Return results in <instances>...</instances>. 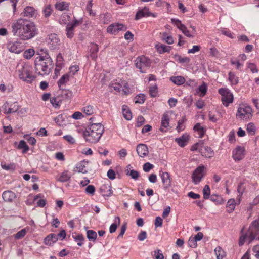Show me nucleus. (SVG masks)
Instances as JSON below:
<instances>
[{"label": "nucleus", "mask_w": 259, "mask_h": 259, "mask_svg": "<svg viewBox=\"0 0 259 259\" xmlns=\"http://www.w3.org/2000/svg\"><path fill=\"white\" fill-rule=\"evenodd\" d=\"M11 27L13 35L19 37L22 40L31 39L36 34L35 24L25 19H18L12 23Z\"/></svg>", "instance_id": "1"}, {"label": "nucleus", "mask_w": 259, "mask_h": 259, "mask_svg": "<svg viewBox=\"0 0 259 259\" xmlns=\"http://www.w3.org/2000/svg\"><path fill=\"white\" fill-rule=\"evenodd\" d=\"M40 52L39 56L35 60L36 72L41 75L49 74L53 67V61L46 50H41Z\"/></svg>", "instance_id": "2"}, {"label": "nucleus", "mask_w": 259, "mask_h": 259, "mask_svg": "<svg viewBox=\"0 0 259 259\" xmlns=\"http://www.w3.org/2000/svg\"><path fill=\"white\" fill-rule=\"evenodd\" d=\"M91 125L83 132V137L86 141L95 143L99 141L104 131V127L100 123H93L90 118Z\"/></svg>", "instance_id": "3"}, {"label": "nucleus", "mask_w": 259, "mask_h": 259, "mask_svg": "<svg viewBox=\"0 0 259 259\" xmlns=\"http://www.w3.org/2000/svg\"><path fill=\"white\" fill-rule=\"evenodd\" d=\"M244 228L241 230V236L239 240V245L242 246L246 239L248 240V243H251L254 239L259 240V222L255 220L250 224L248 230L246 233L243 232Z\"/></svg>", "instance_id": "4"}, {"label": "nucleus", "mask_w": 259, "mask_h": 259, "mask_svg": "<svg viewBox=\"0 0 259 259\" xmlns=\"http://www.w3.org/2000/svg\"><path fill=\"white\" fill-rule=\"evenodd\" d=\"M236 116L241 119H249L252 117V109L249 105H240Z\"/></svg>", "instance_id": "5"}, {"label": "nucleus", "mask_w": 259, "mask_h": 259, "mask_svg": "<svg viewBox=\"0 0 259 259\" xmlns=\"http://www.w3.org/2000/svg\"><path fill=\"white\" fill-rule=\"evenodd\" d=\"M218 92L221 95V101L224 106L228 107L230 104L233 103V95L228 89L220 88Z\"/></svg>", "instance_id": "6"}, {"label": "nucleus", "mask_w": 259, "mask_h": 259, "mask_svg": "<svg viewBox=\"0 0 259 259\" xmlns=\"http://www.w3.org/2000/svg\"><path fill=\"white\" fill-rule=\"evenodd\" d=\"M135 62L136 68H138L141 73H145L151 65L150 60L144 56L138 57Z\"/></svg>", "instance_id": "7"}, {"label": "nucleus", "mask_w": 259, "mask_h": 259, "mask_svg": "<svg viewBox=\"0 0 259 259\" xmlns=\"http://www.w3.org/2000/svg\"><path fill=\"white\" fill-rule=\"evenodd\" d=\"M19 77L28 83H31L35 78L30 72V67L28 65L22 66L18 70Z\"/></svg>", "instance_id": "8"}, {"label": "nucleus", "mask_w": 259, "mask_h": 259, "mask_svg": "<svg viewBox=\"0 0 259 259\" xmlns=\"http://www.w3.org/2000/svg\"><path fill=\"white\" fill-rule=\"evenodd\" d=\"M204 166L200 165L197 167L192 174V182L195 184H198L205 176Z\"/></svg>", "instance_id": "9"}, {"label": "nucleus", "mask_w": 259, "mask_h": 259, "mask_svg": "<svg viewBox=\"0 0 259 259\" xmlns=\"http://www.w3.org/2000/svg\"><path fill=\"white\" fill-rule=\"evenodd\" d=\"M46 41L49 47L52 50L55 49L60 45V39L56 34L48 35Z\"/></svg>", "instance_id": "10"}, {"label": "nucleus", "mask_w": 259, "mask_h": 259, "mask_svg": "<svg viewBox=\"0 0 259 259\" xmlns=\"http://www.w3.org/2000/svg\"><path fill=\"white\" fill-rule=\"evenodd\" d=\"M127 27L122 24L115 23L110 25L107 29V32L112 34H116L120 31H125Z\"/></svg>", "instance_id": "11"}, {"label": "nucleus", "mask_w": 259, "mask_h": 259, "mask_svg": "<svg viewBox=\"0 0 259 259\" xmlns=\"http://www.w3.org/2000/svg\"><path fill=\"white\" fill-rule=\"evenodd\" d=\"M116 81H117V80H116L114 83L111 84L110 87L111 88H113L114 90L117 92H120L121 89L125 93L128 92L127 89L128 84L125 81L120 80L118 82H116Z\"/></svg>", "instance_id": "12"}, {"label": "nucleus", "mask_w": 259, "mask_h": 259, "mask_svg": "<svg viewBox=\"0 0 259 259\" xmlns=\"http://www.w3.org/2000/svg\"><path fill=\"white\" fill-rule=\"evenodd\" d=\"M245 156V149L241 146L236 147L233 151V158L235 161L242 160Z\"/></svg>", "instance_id": "13"}, {"label": "nucleus", "mask_w": 259, "mask_h": 259, "mask_svg": "<svg viewBox=\"0 0 259 259\" xmlns=\"http://www.w3.org/2000/svg\"><path fill=\"white\" fill-rule=\"evenodd\" d=\"M152 16L155 17L156 14L151 13L149 11V9L147 7H145L143 9L139 10L136 13L135 16V20H137L140 19L143 17H149Z\"/></svg>", "instance_id": "14"}, {"label": "nucleus", "mask_w": 259, "mask_h": 259, "mask_svg": "<svg viewBox=\"0 0 259 259\" xmlns=\"http://www.w3.org/2000/svg\"><path fill=\"white\" fill-rule=\"evenodd\" d=\"M78 24L79 21L77 20H75L73 23H69L67 24L66 28V35L68 38H72L73 37L74 29Z\"/></svg>", "instance_id": "15"}, {"label": "nucleus", "mask_w": 259, "mask_h": 259, "mask_svg": "<svg viewBox=\"0 0 259 259\" xmlns=\"http://www.w3.org/2000/svg\"><path fill=\"white\" fill-rule=\"evenodd\" d=\"M169 120L170 117L168 114L167 112L164 113L161 119V124L159 129L160 131L162 132L167 131V128L169 125Z\"/></svg>", "instance_id": "16"}, {"label": "nucleus", "mask_w": 259, "mask_h": 259, "mask_svg": "<svg viewBox=\"0 0 259 259\" xmlns=\"http://www.w3.org/2000/svg\"><path fill=\"white\" fill-rule=\"evenodd\" d=\"M164 189L169 188L171 185L170 175L167 172H162L160 175Z\"/></svg>", "instance_id": "17"}, {"label": "nucleus", "mask_w": 259, "mask_h": 259, "mask_svg": "<svg viewBox=\"0 0 259 259\" xmlns=\"http://www.w3.org/2000/svg\"><path fill=\"white\" fill-rule=\"evenodd\" d=\"M137 152L139 156L144 157L148 154V148L145 144H140L137 146Z\"/></svg>", "instance_id": "18"}, {"label": "nucleus", "mask_w": 259, "mask_h": 259, "mask_svg": "<svg viewBox=\"0 0 259 259\" xmlns=\"http://www.w3.org/2000/svg\"><path fill=\"white\" fill-rule=\"evenodd\" d=\"M100 191L104 196L109 197L112 194V190L110 184L102 185L100 188Z\"/></svg>", "instance_id": "19"}, {"label": "nucleus", "mask_w": 259, "mask_h": 259, "mask_svg": "<svg viewBox=\"0 0 259 259\" xmlns=\"http://www.w3.org/2000/svg\"><path fill=\"white\" fill-rule=\"evenodd\" d=\"M189 140V135L187 134H184L179 138H176L175 141L181 147H184L188 143Z\"/></svg>", "instance_id": "20"}, {"label": "nucleus", "mask_w": 259, "mask_h": 259, "mask_svg": "<svg viewBox=\"0 0 259 259\" xmlns=\"http://www.w3.org/2000/svg\"><path fill=\"white\" fill-rule=\"evenodd\" d=\"M2 197L5 201L12 202L16 198V195L11 191H6L3 192Z\"/></svg>", "instance_id": "21"}, {"label": "nucleus", "mask_w": 259, "mask_h": 259, "mask_svg": "<svg viewBox=\"0 0 259 259\" xmlns=\"http://www.w3.org/2000/svg\"><path fill=\"white\" fill-rule=\"evenodd\" d=\"M58 240V236L55 234H51L48 235L44 239V243L47 245H52Z\"/></svg>", "instance_id": "22"}, {"label": "nucleus", "mask_w": 259, "mask_h": 259, "mask_svg": "<svg viewBox=\"0 0 259 259\" xmlns=\"http://www.w3.org/2000/svg\"><path fill=\"white\" fill-rule=\"evenodd\" d=\"M19 46V44L17 42H9L8 44V48L9 50L11 52L17 54L20 53L21 52V49Z\"/></svg>", "instance_id": "23"}, {"label": "nucleus", "mask_w": 259, "mask_h": 259, "mask_svg": "<svg viewBox=\"0 0 259 259\" xmlns=\"http://www.w3.org/2000/svg\"><path fill=\"white\" fill-rule=\"evenodd\" d=\"M88 162L86 161H81L78 163L75 168L74 169L75 172H78L79 173L85 174L88 172V170L85 168V165L88 164Z\"/></svg>", "instance_id": "24"}, {"label": "nucleus", "mask_w": 259, "mask_h": 259, "mask_svg": "<svg viewBox=\"0 0 259 259\" xmlns=\"http://www.w3.org/2000/svg\"><path fill=\"white\" fill-rule=\"evenodd\" d=\"M23 14L24 16H25V17H27L28 18L33 17L34 16H35V15H36V12H35V9H34L33 7H30V6L26 7L24 9Z\"/></svg>", "instance_id": "25"}, {"label": "nucleus", "mask_w": 259, "mask_h": 259, "mask_svg": "<svg viewBox=\"0 0 259 259\" xmlns=\"http://www.w3.org/2000/svg\"><path fill=\"white\" fill-rule=\"evenodd\" d=\"M71 177V173L68 170H65L60 174L59 177L57 178V180L61 182H65L69 181Z\"/></svg>", "instance_id": "26"}, {"label": "nucleus", "mask_w": 259, "mask_h": 259, "mask_svg": "<svg viewBox=\"0 0 259 259\" xmlns=\"http://www.w3.org/2000/svg\"><path fill=\"white\" fill-rule=\"evenodd\" d=\"M155 48L157 50V52L160 54H162L165 52H169L171 48L169 46H167L160 43L156 44L155 46Z\"/></svg>", "instance_id": "27"}, {"label": "nucleus", "mask_w": 259, "mask_h": 259, "mask_svg": "<svg viewBox=\"0 0 259 259\" xmlns=\"http://www.w3.org/2000/svg\"><path fill=\"white\" fill-rule=\"evenodd\" d=\"M201 152L203 156L207 158H211L213 156V151L211 148L205 146L201 149Z\"/></svg>", "instance_id": "28"}, {"label": "nucleus", "mask_w": 259, "mask_h": 259, "mask_svg": "<svg viewBox=\"0 0 259 259\" xmlns=\"http://www.w3.org/2000/svg\"><path fill=\"white\" fill-rule=\"evenodd\" d=\"M55 8L59 11H68L69 8V3L66 2H58L55 5Z\"/></svg>", "instance_id": "29"}, {"label": "nucleus", "mask_w": 259, "mask_h": 259, "mask_svg": "<svg viewBox=\"0 0 259 259\" xmlns=\"http://www.w3.org/2000/svg\"><path fill=\"white\" fill-rule=\"evenodd\" d=\"M122 114L124 118L127 120L132 119V113L126 105H124L122 106Z\"/></svg>", "instance_id": "30"}, {"label": "nucleus", "mask_w": 259, "mask_h": 259, "mask_svg": "<svg viewBox=\"0 0 259 259\" xmlns=\"http://www.w3.org/2000/svg\"><path fill=\"white\" fill-rule=\"evenodd\" d=\"M161 39L169 45L174 43V40L173 37L171 35H168L166 32L160 33Z\"/></svg>", "instance_id": "31"}, {"label": "nucleus", "mask_w": 259, "mask_h": 259, "mask_svg": "<svg viewBox=\"0 0 259 259\" xmlns=\"http://www.w3.org/2000/svg\"><path fill=\"white\" fill-rule=\"evenodd\" d=\"M217 259H223L226 257V253L220 246H217L214 250Z\"/></svg>", "instance_id": "32"}, {"label": "nucleus", "mask_w": 259, "mask_h": 259, "mask_svg": "<svg viewBox=\"0 0 259 259\" xmlns=\"http://www.w3.org/2000/svg\"><path fill=\"white\" fill-rule=\"evenodd\" d=\"M170 80L173 83L178 85L183 84L185 82L184 77L181 76H172L170 77Z\"/></svg>", "instance_id": "33"}, {"label": "nucleus", "mask_w": 259, "mask_h": 259, "mask_svg": "<svg viewBox=\"0 0 259 259\" xmlns=\"http://www.w3.org/2000/svg\"><path fill=\"white\" fill-rule=\"evenodd\" d=\"M120 224V218L118 217H116L115 218L114 222L113 224L111 225L109 228V232L110 233H113L115 232L116 230V229Z\"/></svg>", "instance_id": "34"}, {"label": "nucleus", "mask_w": 259, "mask_h": 259, "mask_svg": "<svg viewBox=\"0 0 259 259\" xmlns=\"http://www.w3.org/2000/svg\"><path fill=\"white\" fill-rule=\"evenodd\" d=\"M229 80L232 85H236L238 83L239 78L234 72H230L228 74Z\"/></svg>", "instance_id": "35"}, {"label": "nucleus", "mask_w": 259, "mask_h": 259, "mask_svg": "<svg viewBox=\"0 0 259 259\" xmlns=\"http://www.w3.org/2000/svg\"><path fill=\"white\" fill-rule=\"evenodd\" d=\"M60 95L61 97L65 100H69L71 99L73 96L72 92L68 90H63Z\"/></svg>", "instance_id": "36"}, {"label": "nucleus", "mask_w": 259, "mask_h": 259, "mask_svg": "<svg viewBox=\"0 0 259 259\" xmlns=\"http://www.w3.org/2000/svg\"><path fill=\"white\" fill-rule=\"evenodd\" d=\"M69 80V75L67 74H64L58 81V85L60 88L63 85H65Z\"/></svg>", "instance_id": "37"}, {"label": "nucleus", "mask_w": 259, "mask_h": 259, "mask_svg": "<svg viewBox=\"0 0 259 259\" xmlns=\"http://www.w3.org/2000/svg\"><path fill=\"white\" fill-rule=\"evenodd\" d=\"M82 111L87 115L93 114L95 111V108L93 105H87L82 108Z\"/></svg>", "instance_id": "38"}, {"label": "nucleus", "mask_w": 259, "mask_h": 259, "mask_svg": "<svg viewBox=\"0 0 259 259\" xmlns=\"http://www.w3.org/2000/svg\"><path fill=\"white\" fill-rule=\"evenodd\" d=\"M194 130L198 132L199 137L202 138L205 133V130L200 123H197L194 127Z\"/></svg>", "instance_id": "39"}, {"label": "nucleus", "mask_w": 259, "mask_h": 259, "mask_svg": "<svg viewBox=\"0 0 259 259\" xmlns=\"http://www.w3.org/2000/svg\"><path fill=\"white\" fill-rule=\"evenodd\" d=\"M87 235L88 239L91 241H94L97 237L96 232L92 230L87 231Z\"/></svg>", "instance_id": "40"}, {"label": "nucleus", "mask_w": 259, "mask_h": 259, "mask_svg": "<svg viewBox=\"0 0 259 259\" xmlns=\"http://www.w3.org/2000/svg\"><path fill=\"white\" fill-rule=\"evenodd\" d=\"M19 106L17 102H14L10 105V108L8 109L7 114L16 112L19 110Z\"/></svg>", "instance_id": "41"}, {"label": "nucleus", "mask_w": 259, "mask_h": 259, "mask_svg": "<svg viewBox=\"0 0 259 259\" xmlns=\"http://www.w3.org/2000/svg\"><path fill=\"white\" fill-rule=\"evenodd\" d=\"M210 200L214 202L216 204H221L224 202L222 198L218 195H212L210 197Z\"/></svg>", "instance_id": "42"}, {"label": "nucleus", "mask_w": 259, "mask_h": 259, "mask_svg": "<svg viewBox=\"0 0 259 259\" xmlns=\"http://www.w3.org/2000/svg\"><path fill=\"white\" fill-rule=\"evenodd\" d=\"M58 97H53L50 99L51 103L53 106L56 108L59 107L61 103V100H58Z\"/></svg>", "instance_id": "43"}, {"label": "nucleus", "mask_w": 259, "mask_h": 259, "mask_svg": "<svg viewBox=\"0 0 259 259\" xmlns=\"http://www.w3.org/2000/svg\"><path fill=\"white\" fill-rule=\"evenodd\" d=\"M53 10L50 5H47L45 7L43 10V13L45 18H48L52 14Z\"/></svg>", "instance_id": "44"}, {"label": "nucleus", "mask_w": 259, "mask_h": 259, "mask_svg": "<svg viewBox=\"0 0 259 259\" xmlns=\"http://www.w3.org/2000/svg\"><path fill=\"white\" fill-rule=\"evenodd\" d=\"M18 148L20 149H23V153L26 152L29 149L28 145L26 144V142L23 140H21L20 141L19 144L18 146Z\"/></svg>", "instance_id": "45"}, {"label": "nucleus", "mask_w": 259, "mask_h": 259, "mask_svg": "<svg viewBox=\"0 0 259 259\" xmlns=\"http://www.w3.org/2000/svg\"><path fill=\"white\" fill-rule=\"evenodd\" d=\"M186 120L185 117H183L181 120H180L178 122L177 129L178 132L182 131L185 129V125L184 124L185 121Z\"/></svg>", "instance_id": "46"}, {"label": "nucleus", "mask_w": 259, "mask_h": 259, "mask_svg": "<svg viewBox=\"0 0 259 259\" xmlns=\"http://www.w3.org/2000/svg\"><path fill=\"white\" fill-rule=\"evenodd\" d=\"M34 54V50L32 49H29L24 52L23 56L25 58L29 59H30Z\"/></svg>", "instance_id": "47"}, {"label": "nucleus", "mask_w": 259, "mask_h": 259, "mask_svg": "<svg viewBox=\"0 0 259 259\" xmlns=\"http://www.w3.org/2000/svg\"><path fill=\"white\" fill-rule=\"evenodd\" d=\"M203 197L205 199H207L209 197L210 194V189L208 185H206L204 186L203 190Z\"/></svg>", "instance_id": "48"}, {"label": "nucleus", "mask_w": 259, "mask_h": 259, "mask_svg": "<svg viewBox=\"0 0 259 259\" xmlns=\"http://www.w3.org/2000/svg\"><path fill=\"white\" fill-rule=\"evenodd\" d=\"M126 172V175L130 176L131 178L137 180L139 177V173L136 170H130Z\"/></svg>", "instance_id": "49"}, {"label": "nucleus", "mask_w": 259, "mask_h": 259, "mask_svg": "<svg viewBox=\"0 0 259 259\" xmlns=\"http://www.w3.org/2000/svg\"><path fill=\"white\" fill-rule=\"evenodd\" d=\"M247 131L249 134L254 135L256 131L255 126L252 123H249L247 126Z\"/></svg>", "instance_id": "50"}, {"label": "nucleus", "mask_w": 259, "mask_h": 259, "mask_svg": "<svg viewBox=\"0 0 259 259\" xmlns=\"http://www.w3.org/2000/svg\"><path fill=\"white\" fill-rule=\"evenodd\" d=\"M145 96L143 94H140L135 97V103L143 104L145 101Z\"/></svg>", "instance_id": "51"}, {"label": "nucleus", "mask_w": 259, "mask_h": 259, "mask_svg": "<svg viewBox=\"0 0 259 259\" xmlns=\"http://www.w3.org/2000/svg\"><path fill=\"white\" fill-rule=\"evenodd\" d=\"M26 231L25 229H23L21 230L15 235V239H20L23 238L26 235Z\"/></svg>", "instance_id": "52"}, {"label": "nucleus", "mask_w": 259, "mask_h": 259, "mask_svg": "<svg viewBox=\"0 0 259 259\" xmlns=\"http://www.w3.org/2000/svg\"><path fill=\"white\" fill-rule=\"evenodd\" d=\"M92 0H90L87 5L86 9L87 11L89 13L90 16H95V13L92 11Z\"/></svg>", "instance_id": "53"}, {"label": "nucleus", "mask_w": 259, "mask_h": 259, "mask_svg": "<svg viewBox=\"0 0 259 259\" xmlns=\"http://www.w3.org/2000/svg\"><path fill=\"white\" fill-rule=\"evenodd\" d=\"M95 192V188L93 185H88L85 189V192L91 195H93Z\"/></svg>", "instance_id": "54"}, {"label": "nucleus", "mask_w": 259, "mask_h": 259, "mask_svg": "<svg viewBox=\"0 0 259 259\" xmlns=\"http://www.w3.org/2000/svg\"><path fill=\"white\" fill-rule=\"evenodd\" d=\"M236 206V202L235 200L233 199H231L228 200L227 202V207L230 210H234Z\"/></svg>", "instance_id": "55"}, {"label": "nucleus", "mask_w": 259, "mask_h": 259, "mask_svg": "<svg viewBox=\"0 0 259 259\" xmlns=\"http://www.w3.org/2000/svg\"><path fill=\"white\" fill-rule=\"evenodd\" d=\"M198 90L199 92L202 94V96H204L206 94L207 90L206 84L203 82L202 85L199 87Z\"/></svg>", "instance_id": "56"}, {"label": "nucleus", "mask_w": 259, "mask_h": 259, "mask_svg": "<svg viewBox=\"0 0 259 259\" xmlns=\"http://www.w3.org/2000/svg\"><path fill=\"white\" fill-rule=\"evenodd\" d=\"M149 94L151 97H156L157 94V87L156 85L150 87L149 88Z\"/></svg>", "instance_id": "57"}, {"label": "nucleus", "mask_w": 259, "mask_h": 259, "mask_svg": "<svg viewBox=\"0 0 259 259\" xmlns=\"http://www.w3.org/2000/svg\"><path fill=\"white\" fill-rule=\"evenodd\" d=\"M171 22L173 24L177 26V27L180 30L182 27L184 28V24H182L181 21L178 19L172 18L171 19Z\"/></svg>", "instance_id": "58"}, {"label": "nucleus", "mask_w": 259, "mask_h": 259, "mask_svg": "<svg viewBox=\"0 0 259 259\" xmlns=\"http://www.w3.org/2000/svg\"><path fill=\"white\" fill-rule=\"evenodd\" d=\"M163 220L160 217H157L155 218L154 222V225L155 227H161L162 225Z\"/></svg>", "instance_id": "59"}, {"label": "nucleus", "mask_w": 259, "mask_h": 259, "mask_svg": "<svg viewBox=\"0 0 259 259\" xmlns=\"http://www.w3.org/2000/svg\"><path fill=\"white\" fill-rule=\"evenodd\" d=\"M153 167V165L149 162H147L143 165V170L147 172H149Z\"/></svg>", "instance_id": "60"}, {"label": "nucleus", "mask_w": 259, "mask_h": 259, "mask_svg": "<svg viewBox=\"0 0 259 259\" xmlns=\"http://www.w3.org/2000/svg\"><path fill=\"white\" fill-rule=\"evenodd\" d=\"M188 243L189 246L192 248H195L197 245V241L192 237L189 238Z\"/></svg>", "instance_id": "61"}, {"label": "nucleus", "mask_w": 259, "mask_h": 259, "mask_svg": "<svg viewBox=\"0 0 259 259\" xmlns=\"http://www.w3.org/2000/svg\"><path fill=\"white\" fill-rule=\"evenodd\" d=\"M54 120L57 124L61 126L62 124L63 121V115L60 114L58 115L55 118Z\"/></svg>", "instance_id": "62"}, {"label": "nucleus", "mask_w": 259, "mask_h": 259, "mask_svg": "<svg viewBox=\"0 0 259 259\" xmlns=\"http://www.w3.org/2000/svg\"><path fill=\"white\" fill-rule=\"evenodd\" d=\"M155 259H163L164 256L160 250H157L154 251Z\"/></svg>", "instance_id": "63"}, {"label": "nucleus", "mask_w": 259, "mask_h": 259, "mask_svg": "<svg viewBox=\"0 0 259 259\" xmlns=\"http://www.w3.org/2000/svg\"><path fill=\"white\" fill-rule=\"evenodd\" d=\"M63 138L70 144H74L75 142V140L74 138L70 135L64 136Z\"/></svg>", "instance_id": "64"}]
</instances>
